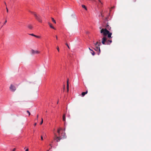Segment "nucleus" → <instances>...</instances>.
Returning a JSON list of instances; mask_svg holds the SVG:
<instances>
[{"mask_svg": "<svg viewBox=\"0 0 151 151\" xmlns=\"http://www.w3.org/2000/svg\"><path fill=\"white\" fill-rule=\"evenodd\" d=\"M107 18H106L105 20V23L106 24L105 26L106 28L102 29L100 31V33L102 34L104 37L102 40V43L103 45H110L112 42V40H107V38L106 37L107 35V37L109 38H111L112 33L110 32L108 30H110L111 29V27L109 25V23L106 22L108 21Z\"/></svg>", "mask_w": 151, "mask_h": 151, "instance_id": "obj_1", "label": "nucleus"}, {"mask_svg": "<svg viewBox=\"0 0 151 151\" xmlns=\"http://www.w3.org/2000/svg\"><path fill=\"white\" fill-rule=\"evenodd\" d=\"M30 12L33 14L35 16L36 19L40 22H42V18L39 15H37L36 13L34 12Z\"/></svg>", "mask_w": 151, "mask_h": 151, "instance_id": "obj_2", "label": "nucleus"}, {"mask_svg": "<svg viewBox=\"0 0 151 151\" xmlns=\"http://www.w3.org/2000/svg\"><path fill=\"white\" fill-rule=\"evenodd\" d=\"M101 45V43L100 42L99 43L98 42H96V43L95 44V47L94 48V50L96 51H99V52L98 53V55H99V53L100 52L99 46Z\"/></svg>", "mask_w": 151, "mask_h": 151, "instance_id": "obj_3", "label": "nucleus"}, {"mask_svg": "<svg viewBox=\"0 0 151 151\" xmlns=\"http://www.w3.org/2000/svg\"><path fill=\"white\" fill-rule=\"evenodd\" d=\"M9 88L11 91L13 92L16 89L15 87L12 84L10 85Z\"/></svg>", "mask_w": 151, "mask_h": 151, "instance_id": "obj_4", "label": "nucleus"}, {"mask_svg": "<svg viewBox=\"0 0 151 151\" xmlns=\"http://www.w3.org/2000/svg\"><path fill=\"white\" fill-rule=\"evenodd\" d=\"M55 137H56V141L57 142H58L61 139H62V138L61 136H60L59 137H57L56 134H55Z\"/></svg>", "mask_w": 151, "mask_h": 151, "instance_id": "obj_5", "label": "nucleus"}, {"mask_svg": "<svg viewBox=\"0 0 151 151\" xmlns=\"http://www.w3.org/2000/svg\"><path fill=\"white\" fill-rule=\"evenodd\" d=\"M32 53L33 55H34L36 54H39L40 53V52L37 50H31Z\"/></svg>", "mask_w": 151, "mask_h": 151, "instance_id": "obj_6", "label": "nucleus"}, {"mask_svg": "<svg viewBox=\"0 0 151 151\" xmlns=\"http://www.w3.org/2000/svg\"><path fill=\"white\" fill-rule=\"evenodd\" d=\"M59 136H60V135ZM60 136H62V139H64L66 138V136L65 133H62Z\"/></svg>", "mask_w": 151, "mask_h": 151, "instance_id": "obj_7", "label": "nucleus"}, {"mask_svg": "<svg viewBox=\"0 0 151 151\" xmlns=\"http://www.w3.org/2000/svg\"><path fill=\"white\" fill-rule=\"evenodd\" d=\"M48 24L49 25L50 27V28H52V29H56L55 28H54L52 25V24L50 22H48Z\"/></svg>", "mask_w": 151, "mask_h": 151, "instance_id": "obj_8", "label": "nucleus"}, {"mask_svg": "<svg viewBox=\"0 0 151 151\" xmlns=\"http://www.w3.org/2000/svg\"><path fill=\"white\" fill-rule=\"evenodd\" d=\"M67 91L68 92L69 91V84H68V79L67 81Z\"/></svg>", "mask_w": 151, "mask_h": 151, "instance_id": "obj_9", "label": "nucleus"}, {"mask_svg": "<svg viewBox=\"0 0 151 151\" xmlns=\"http://www.w3.org/2000/svg\"><path fill=\"white\" fill-rule=\"evenodd\" d=\"M88 93V91H86L85 92H83L82 93L81 95L83 96L86 94Z\"/></svg>", "mask_w": 151, "mask_h": 151, "instance_id": "obj_10", "label": "nucleus"}, {"mask_svg": "<svg viewBox=\"0 0 151 151\" xmlns=\"http://www.w3.org/2000/svg\"><path fill=\"white\" fill-rule=\"evenodd\" d=\"M27 27L29 29H32L33 28L31 24L28 25Z\"/></svg>", "mask_w": 151, "mask_h": 151, "instance_id": "obj_11", "label": "nucleus"}, {"mask_svg": "<svg viewBox=\"0 0 151 151\" xmlns=\"http://www.w3.org/2000/svg\"><path fill=\"white\" fill-rule=\"evenodd\" d=\"M63 121H65V114H63Z\"/></svg>", "mask_w": 151, "mask_h": 151, "instance_id": "obj_12", "label": "nucleus"}, {"mask_svg": "<svg viewBox=\"0 0 151 151\" xmlns=\"http://www.w3.org/2000/svg\"><path fill=\"white\" fill-rule=\"evenodd\" d=\"M82 6L83 8H84L86 10H87V9L85 5H82Z\"/></svg>", "mask_w": 151, "mask_h": 151, "instance_id": "obj_13", "label": "nucleus"}, {"mask_svg": "<svg viewBox=\"0 0 151 151\" xmlns=\"http://www.w3.org/2000/svg\"><path fill=\"white\" fill-rule=\"evenodd\" d=\"M51 19H52V21L55 24H56V21L54 20V18H53L52 17L51 18Z\"/></svg>", "mask_w": 151, "mask_h": 151, "instance_id": "obj_14", "label": "nucleus"}, {"mask_svg": "<svg viewBox=\"0 0 151 151\" xmlns=\"http://www.w3.org/2000/svg\"><path fill=\"white\" fill-rule=\"evenodd\" d=\"M61 129H58V130H57V132L58 133V134H59V135L60 136V130Z\"/></svg>", "mask_w": 151, "mask_h": 151, "instance_id": "obj_15", "label": "nucleus"}, {"mask_svg": "<svg viewBox=\"0 0 151 151\" xmlns=\"http://www.w3.org/2000/svg\"><path fill=\"white\" fill-rule=\"evenodd\" d=\"M92 51V52H91V54L93 55H94L95 54V52L93 50Z\"/></svg>", "mask_w": 151, "mask_h": 151, "instance_id": "obj_16", "label": "nucleus"}, {"mask_svg": "<svg viewBox=\"0 0 151 151\" xmlns=\"http://www.w3.org/2000/svg\"><path fill=\"white\" fill-rule=\"evenodd\" d=\"M43 122V119L42 118H41V122L40 123V124H42Z\"/></svg>", "mask_w": 151, "mask_h": 151, "instance_id": "obj_17", "label": "nucleus"}, {"mask_svg": "<svg viewBox=\"0 0 151 151\" xmlns=\"http://www.w3.org/2000/svg\"><path fill=\"white\" fill-rule=\"evenodd\" d=\"M27 112L28 113L29 115V116L30 115V112L28 110L27 111Z\"/></svg>", "mask_w": 151, "mask_h": 151, "instance_id": "obj_18", "label": "nucleus"}, {"mask_svg": "<svg viewBox=\"0 0 151 151\" xmlns=\"http://www.w3.org/2000/svg\"><path fill=\"white\" fill-rule=\"evenodd\" d=\"M7 22V20L6 19L4 22V24H3V25H4L5 24H6V23Z\"/></svg>", "mask_w": 151, "mask_h": 151, "instance_id": "obj_19", "label": "nucleus"}, {"mask_svg": "<svg viewBox=\"0 0 151 151\" xmlns=\"http://www.w3.org/2000/svg\"><path fill=\"white\" fill-rule=\"evenodd\" d=\"M65 45L67 46L68 47V48L69 49H70V47H69V46H68V44L67 43H66L65 44Z\"/></svg>", "mask_w": 151, "mask_h": 151, "instance_id": "obj_20", "label": "nucleus"}, {"mask_svg": "<svg viewBox=\"0 0 151 151\" xmlns=\"http://www.w3.org/2000/svg\"><path fill=\"white\" fill-rule=\"evenodd\" d=\"M35 37H36L37 38H40V36H37V35H35Z\"/></svg>", "mask_w": 151, "mask_h": 151, "instance_id": "obj_21", "label": "nucleus"}, {"mask_svg": "<svg viewBox=\"0 0 151 151\" xmlns=\"http://www.w3.org/2000/svg\"><path fill=\"white\" fill-rule=\"evenodd\" d=\"M30 35L33 36L35 37V36L36 35H34L33 34H30Z\"/></svg>", "mask_w": 151, "mask_h": 151, "instance_id": "obj_22", "label": "nucleus"}, {"mask_svg": "<svg viewBox=\"0 0 151 151\" xmlns=\"http://www.w3.org/2000/svg\"><path fill=\"white\" fill-rule=\"evenodd\" d=\"M57 50L58 51V52H59V47H57Z\"/></svg>", "mask_w": 151, "mask_h": 151, "instance_id": "obj_23", "label": "nucleus"}, {"mask_svg": "<svg viewBox=\"0 0 151 151\" xmlns=\"http://www.w3.org/2000/svg\"><path fill=\"white\" fill-rule=\"evenodd\" d=\"M6 9L7 12H8V9L7 8V7H6Z\"/></svg>", "mask_w": 151, "mask_h": 151, "instance_id": "obj_24", "label": "nucleus"}, {"mask_svg": "<svg viewBox=\"0 0 151 151\" xmlns=\"http://www.w3.org/2000/svg\"><path fill=\"white\" fill-rule=\"evenodd\" d=\"M41 140H43V137L42 136H41Z\"/></svg>", "mask_w": 151, "mask_h": 151, "instance_id": "obj_25", "label": "nucleus"}, {"mask_svg": "<svg viewBox=\"0 0 151 151\" xmlns=\"http://www.w3.org/2000/svg\"><path fill=\"white\" fill-rule=\"evenodd\" d=\"M38 115H37V119H37V120H38Z\"/></svg>", "mask_w": 151, "mask_h": 151, "instance_id": "obj_26", "label": "nucleus"}, {"mask_svg": "<svg viewBox=\"0 0 151 151\" xmlns=\"http://www.w3.org/2000/svg\"><path fill=\"white\" fill-rule=\"evenodd\" d=\"M15 150H16V148H14L13 150L12 151H15Z\"/></svg>", "mask_w": 151, "mask_h": 151, "instance_id": "obj_27", "label": "nucleus"}, {"mask_svg": "<svg viewBox=\"0 0 151 151\" xmlns=\"http://www.w3.org/2000/svg\"><path fill=\"white\" fill-rule=\"evenodd\" d=\"M101 16L102 17H103L104 16L102 15V12H101Z\"/></svg>", "mask_w": 151, "mask_h": 151, "instance_id": "obj_28", "label": "nucleus"}, {"mask_svg": "<svg viewBox=\"0 0 151 151\" xmlns=\"http://www.w3.org/2000/svg\"><path fill=\"white\" fill-rule=\"evenodd\" d=\"M54 140H56V137H55H55L54 138Z\"/></svg>", "mask_w": 151, "mask_h": 151, "instance_id": "obj_29", "label": "nucleus"}, {"mask_svg": "<svg viewBox=\"0 0 151 151\" xmlns=\"http://www.w3.org/2000/svg\"><path fill=\"white\" fill-rule=\"evenodd\" d=\"M101 3V4H102V3L101 2V1H100V0H98ZM93 1H95V0H93Z\"/></svg>", "mask_w": 151, "mask_h": 151, "instance_id": "obj_30", "label": "nucleus"}, {"mask_svg": "<svg viewBox=\"0 0 151 151\" xmlns=\"http://www.w3.org/2000/svg\"><path fill=\"white\" fill-rule=\"evenodd\" d=\"M25 151H29V149L28 148H27L25 150Z\"/></svg>", "mask_w": 151, "mask_h": 151, "instance_id": "obj_31", "label": "nucleus"}, {"mask_svg": "<svg viewBox=\"0 0 151 151\" xmlns=\"http://www.w3.org/2000/svg\"><path fill=\"white\" fill-rule=\"evenodd\" d=\"M50 147H51L50 148V149L52 147V145L51 144H50Z\"/></svg>", "mask_w": 151, "mask_h": 151, "instance_id": "obj_32", "label": "nucleus"}, {"mask_svg": "<svg viewBox=\"0 0 151 151\" xmlns=\"http://www.w3.org/2000/svg\"><path fill=\"white\" fill-rule=\"evenodd\" d=\"M55 37H56V39L57 40L58 39V37H57V36H56Z\"/></svg>", "mask_w": 151, "mask_h": 151, "instance_id": "obj_33", "label": "nucleus"}, {"mask_svg": "<svg viewBox=\"0 0 151 151\" xmlns=\"http://www.w3.org/2000/svg\"><path fill=\"white\" fill-rule=\"evenodd\" d=\"M36 124H37V123H35V124H34V126H36Z\"/></svg>", "mask_w": 151, "mask_h": 151, "instance_id": "obj_34", "label": "nucleus"}, {"mask_svg": "<svg viewBox=\"0 0 151 151\" xmlns=\"http://www.w3.org/2000/svg\"><path fill=\"white\" fill-rule=\"evenodd\" d=\"M4 4H5L6 5V4L5 2H4Z\"/></svg>", "mask_w": 151, "mask_h": 151, "instance_id": "obj_35", "label": "nucleus"}, {"mask_svg": "<svg viewBox=\"0 0 151 151\" xmlns=\"http://www.w3.org/2000/svg\"><path fill=\"white\" fill-rule=\"evenodd\" d=\"M89 49L90 50H91V51H92V50L90 48H89Z\"/></svg>", "mask_w": 151, "mask_h": 151, "instance_id": "obj_36", "label": "nucleus"}, {"mask_svg": "<svg viewBox=\"0 0 151 151\" xmlns=\"http://www.w3.org/2000/svg\"><path fill=\"white\" fill-rule=\"evenodd\" d=\"M58 102H57V104H58Z\"/></svg>", "mask_w": 151, "mask_h": 151, "instance_id": "obj_37", "label": "nucleus"}, {"mask_svg": "<svg viewBox=\"0 0 151 151\" xmlns=\"http://www.w3.org/2000/svg\"><path fill=\"white\" fill-rule=\"evenodd\" d=\"M47 151H49V150H47Z\"/></svg>", "mask_w": 151, "mask_h": 151, "instance_id": "obj_38", "label": "nucleus"}]
</instances>
